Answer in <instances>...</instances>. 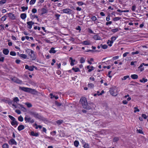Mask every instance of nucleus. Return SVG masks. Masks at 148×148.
Instances as JSON below:
<instances>
[{
  "label": "nucleus",
  "instance_id": "c85d7f7f",
  "mask_svg": "<svg viewBox=\"0 0 148 148\" xmlns=\"http://www.w3.org/2000/svg\"><path fill=\"white\" fill-rule=\"evenodd\" d=\"M74 145L76 147H77L79 145V143L77 140H75L74 142Z\"/></svg>",
  "mask_w": 148,
  "mask_h": 148
},
{
  "label": "nucleus",
  "instance_id": "58836bf2",
  "mask_svg": "<svg viewBox=\"0 0 148 148\" xmlns=\"http://www.w3.org/2000/svg\"><path fill=\"white\" fill-rule=\"evenodd\" d=\"M88 87L91 88L94 87V85L92 83L88 84Z\"/></svg>",
  "mask_w": 148,
  "mask_h": 148
},
{
  "label": "nucleus",
  "instance_id": "0e129e2a",
  "mask_svg": "<svg viewBox=\"0 0 148 148\" xmlns=\"http://www.w3.org/2000/svg\"><path fill=\"white\" fill-rule=\"evenodd\" d=\"M84 148H89L88 145L87 144H85L84 145Z\"/></svg>",
  "mask_w": 148,
  "mask_h": 148
},
{
  "label": "nucleus",
  "instance_id": "052dcab7",
  "mask_svg": "<svg viewBox=\"0 0 148 148\" xmlns=\"http://www.w3.org/2000/svg\"><path fill=\"white\" fill-rule=\"evenodd\" d=\"M15 112L16 113L18 114H20L21 113V111L19 110H15Z\"/></svg>",
  "mask_w": 148,
  "mask_h": 148
},
{
  "label": "nucleus",
  "instance_id": "20e7f679",
  "mask_svg": "<svg viewBox=\"0 0 148 148\" xmlns=\"http://www.w3.org/2000/svg\"><path fill=\"white\" fill-rule=\"evenodd\" d=\"M24 120L26 122L30 123H34V120L27 115H26Z\"/></svg>",
  "mask_w": 148,
  "mask_h": 148
},
{
  "label": "nucleus",
  "instance_id": "6e6552de",
  "mask_svg": "<svg viewBox=\"0 0 148 148\" xmlns=\"http://www.w3.org/2000/svg\"><path fill=\"white\" fill-rule=\"evenodd\" d=\"M29 56L30 60H34L36 58V55L34 53V52L33 51L31 53Z\"/></svg>",
  "mask_w": 148,
  "mask_h": 148
},
{
  "label": "nucleus",
  "instance_id": "f03ea898",
  "mask_svg": "<svg viewBox=\"0 0 148 148\" xmlns=\"http://www.w3.org/2000/svg\"><path fill=\"white\" fill-rule=\"evenodd\" d=\"M79 102L80 103L84 108H86L88 103L86 98L84 97L81 98Z\"/></svg>",
  "mask_w": 148,
  "mask_h": 148
},
{
  "label": "nucleus",
  "instance_id": "bf43d9fd",
  "mask_svg": "<svg viewBox=\"0 0 148 148\" xmlns=\"http://www.w3.org/2000/svg\"><path fill=\"white\" fill-rule=\"evenodd\" d=\"M108 47V46H107V45H103V47H102V48L103 49H106Z\"/></svg>",
  "mask_w": 148,
  "mask_h": 148
},
{
  "label": "nucleus",
  "instance_id": "c9c22d12",
  "mask_svg": "<svg viewBox=\"0 0 148 148\" xmlns=\"http://www.w3.org/2000/svg\"><path fill=\"white\" fill-rule=\"evenodd\" d=\"M36 0H31L29 2V4L30 5H33L34 4Z\"/></svg>",
  "mask_w": 148,
  "mask_h": 148
},
{
  "label": "nucleus",
  "instance_id": "4c0bfd02",
  "mask_svg": "<svg viewBox=\"0 0 148 148\" xmlns=\"http://www.w3.org/2000/svg\"><path fill=\"white\" fill-rule=\"evenodd\" d=\"M18 120L19 121H21V122H22L23 121V118L21 116H19V117H18Z\"/></svg>",
  "mask_w": 148,
  "mask_h": 148
},
{
  "label": "nucleus",
  "instance_id": "2f4dec72",
  "mask_svg": "<svg viewBox=\"0 0 148 148\" xmlns=\"http://www.w3.org/2000/svg\"><path fill=\"white\" fill-rule=\"evenodd\" d=\"M119 140V138L117 137H115L114 138L113 141L114 142H116L118 141Z\"/></svg>",
  "mask_w": 148,
  "mask_h": 148
},
{
  "label": "nucleus",
  "instance_id": "39448f33",
  "mask_svg": "<svg viewBox=\"0 0 148 148\" xmlns=\"http://www.w3.org/2000/svg\"><path fill=\"white\" fill-rule=\"evenodd\" d=\"M110 92L111 94L114 96H116L118 94L115 88H110Z\"/></svg>",
  "mask_w": 148,
  "mask_h": 148
},
{
  "label": "nucleus",
  "instance_id": "bb28decb",
  "mask_svg": "<svg viewBox=\"0 0 148 148\" xmlns=\"http://www.w3.org/2000/svg\"><path fill=\"white\" fill-rule=\"evenodd\" d=\"M20 57L24 59H26L27 57V56L26 55L24 54H20Z\"/></svg>",
  "mask_w": 148,
  "mask_h": 148
},
{
  "label": "nucleus",
  "instance_id": "e433bc0d",
  "mask_svg": "<svg viewBox=\"0 0 148 148\" xmlns=\"http://www.w3.org/2000/svg\"><path fill=\"white\" fill-rule=\"evenodd\" d=\"M8 117L12 121H14V120H15V118L11 115H8Z\"/></svg>",
  "mask_w": 148,
  "mask_h": 148
},
{
  "label": "nucleus",
  "instance_id": "7c9ffc66",
  "mask_svg": "<svg viewBox=\"0 0 148 148\" xmlns=\"http://www.w3.org/2000/svg\"><path fill=\"white\" fill-rule=\"evenodd\" d=\"M119 30V29L118 28H116L115 29H112L111 30V31L115 33L117 32Z\"/></svg>",
  "mask_w": 148,
  "mask_h": 148
},
{
  "label": "nucleus",
  "instance_id": "69168bd1",
  "mask_svg": "<svg viewBox=\"0 0 148 148\" xmlns=\"http://www.w3.org/2000/svg\"><path fill=\"white\" fill-rule=\"evenodd\" d=\"M137 131L138 132L140 133V134H142V133H143V132L142 131L140 130H137Z\"/></svg>",
  "mask_w": 148,
  "mask_h": 148
},
{
  "label": "nucleus",
  "instance_id": "37998d69",
  "mask_svg": "<svg viewBox=\"0 0 148 148\" xmlns=\"http://www.w3.org/2000/svg\"><path fill=\"white\" fill-rule=\"evenodd\" d=\"M2 147L3 148H8V144H5L3 145Z\"/></svg>",
  "mask_w": 148,
  "mask_h": 148
},
{
  "label": "nucleus",
  "instance_id": "7ed1b4c3",
  "mask_svg": "<svg viewBox=\"0 0 148 148\" xmlns=\"http://www.w3.org/2000/svg\"><path fill=\"white\" fill-rule=\"evenodd\" d=\"M29 114L35 118L38 119H41V116L35 112L30 111L29 112Z\"/></svg>",
  "mask_w": 148,
  "mask_h": 148
},
{
  "label": "nucleus",
  "instance_id": "a878e982",
  "mask_svg": "<svg viewBox=\"0 0 148 148\" xmlns=\"http://www.w3.org/2000/svg\"><path fill=\"white\" fill-rule=\"evenodd\" d=\"M33 51L29 49H27L26 51V52L27 54H29V53H31L32 52H33Z\"/></svg>",
  "mask_w": 148,
  "mask_h": 148
},
{
  "label": "nucleus",
  "instance_id": "864d4df0",
  "mask_svg": "<svg viewBox=\"0 0 148 148\" xmlns=\"http://www.w3.org/2000/svg\"><path fill=\"white\" fill-rule=\"evenodd\" d=\"M19 100L18 99V98L17 97H16L14 98V101L15 102H17V101H19Z\"/></svg>",
  "mask_w": 148,
  "mask_h": 148
},
{
  "label": "nucleus",
  "instance_id": "8fccbe9b",
  "mask_svg": "<svg viewBox=\"0 0 148 148\" xmlns=\"http://www.w3.org/2000/svg\"><path fill=\"white\" fill-rule=\"evenodd\" d=\"M55 104L57 106H59L61 105V103H58L57 101H56Z\"/></svg>",
  "mask_w": 148,
  "mask_h": 148
},
{
  "label": "nucleus",
  "instance_id": "dca6fc26",
  "mask_svg": "<svg viewBox=\"0 0 148 148\" xmlns=\"http://www.w3.org/2000/svg\"><path fill=\"white\" fill-rule=\"evenodd\" d=\"M9 50L7 49H4L3 51V53L5 55H7L9 53Z\"/></svg>",
  "mask_w": 148,
  "mask_h": 148
},
{
  "label": "nucleus",
  "instance_id": "e2e57ef3",
  "mask_svg": "<svg viewBox=\"0 0 148 148\" xmlns=\"http://www.w3.org/2000/svg\"><path fill=\"white\" fill-rule=\"evenodd\" d=\"M97 51V50H95V51H93V50H88L87 51H86L85 52H93L94 51Z\"/></svg>",
  "mask_w": 148,
  "mask_h": 148
},
{
  "label": "nucleus",
  "instance_id": "ddd939ff",
  "mask_svg": "<svg viewBox=\"0 0 148 148\" xmlns=\"http://www.w3.org/2000/svg\"><path fill=\"white\" fill-rule=\"evenodd\" d=\"M27 27L29 29H31L32 28V25L34 24V23L32 21H28L27 22Z\"/></svg>",
  "mask_w": 148,
  "mask_h": 148
},
{
  "label": "nucleus",
  "instance_id": "f704fd0d",
  "mask_svg": "<svg viewBox=\"0 0 148 148\" xmlns=\"http://www.w3.org/2000/svg\"><path fill=\"white\" fill-rule=\"evenodd\" d=\"M21 9L23 11H24L26 10H27L28 9V7H25L24 6H23L21 7Z\"/></svg>",
  "mask_w": 148,
  "mask_h": 148
},
{
  "label": "nucleus",
  "instance_id": "393cba45",
  "mask_svg": "<svg viewBox=\"0 0 148 148\" xmlns=\"http://www.w3.org/2000/svg\"><path fill=\"white\" fill-rule=\"evenodd\" d=\"M113 41H112V40H108V41L107 42V43L108 44L109 43H110V44H109L108 45L110 46V47H111L112 46V44L113 43Z\"/></svg>",
  "mask_w": 148,
  "mask_h": 148
},
{
  "label": "nucleus",
  "instance_id": "72a5a7b5",
  "mask_svg": "<svg viewBox=\"0 0 148 148\" xmlns=\"http://www.w3.org/2000/svg\"><path fill=\"white\" fill-rule=\"evenodd\" d=\"M121 18V17H116L114 18V19H113V20L114 21H118V20L120 19Z\"/></svg>",
  "mask_w": 148,
  "mask_h": 148
},
{
  "label": "nucleus",
  "instance_id": "774afa93",
  "mask_svg": "<svg viewBox=\"0 0 148 148\" xmlns=\"http://www.w3.org/2000/svg\"><path fill=\"white\" fill-rule=\"evenodd\" d=\"M123 103L126 104L127 103V102L126 100H123L122 101Z\"/></svg>",
  "mask_w": 148,
  "mask_h": 148
},
{
  "label": "nucleus",
  "instance_id": "3c124183",
  "mask_svg": "<svg viewBox=\"0 0 148 148\" xmlns=\"http://www.w3.org/2000/svg\"><path fill=\"white\" fill-rule=\"evenodd\" d=\"M116 36H112L111 37L110 39L112 40V41H114L116 39Z\"/></svg>",
  "mask_w": 148,
  "mask_h": 148
},
{
  "label": "nucleus",
  "instance_id": "2eb2a0df",
  "mask_svg": "<svg viewBox=\"0 0 148 148\" xmlns=\"http://www.w3.org/2000/svg\"><path fill=\"white\" fill-rule=\"evenodd\" d=\"M87 68L88 69V71L89 72H90L94 70V67L92 66L90 67L89 66H87Z\"/></svg>",
  "mask_w": 148,
  "mask_h": 148
},
{
  "label": "nucleus",
  "instance_id": "ea45409f",
  "mask_svg": "<svg viewBox=\"0 0 148 148\" xmlns=\"http://www.w3.org/2000/svg\"><path fill=\"white\" fill-rule=\"evenodd\" d=\"M136 8V6L135 5H133L132 7V10L133 12L135 11Z\"/></svg>",
  "mask_w": 148,
  "mask_h": 148
},
{
  "label": "nucleus",
  "instance_id": "a18cd8bd",
  "mask_svg": "<svg viewBox=\"0 0 148 148\" xmlns=\"http://www.w3.org/2000/svg\"><path fill=\"white\" fill-rule=\"evenodd\" d=\"M134 112L136 113V112H139V110L138 109L137 107H135L134 108Z\"/></svg>",
  "mask_w": 148,
  "mask_h": 148
},
{
  "label": "nucleus",
  "instance_id": "49530a36",
  "mask_svg": "<svg viewBox=\"0 0 148 148\" xmlns=\"http://www.w3.org/2000/svg\"><path fill=\"white\" fill-rule=\"evenodd\" d=\"M25 104L29 108L31 107L32 106V105L31 103H26Z\"/></svg>",
  "mask_w": 148,
  "mask_h": 148
},
{
  "label": "nucleus",
  "instance_id": "9d476101",
  "mask_svg": "<svg viewBox=\"0 0 148 148\" xmlns=\"http://www.w3.org/2000/svg\"><path fill=\"white\" fill-rule=\"evenodd\" d=\"M6 15H8L9 18L11 19L14 20L15 19V16L11 13H7L6 14Z\"/></svg>",
  "mask_w": 148,
  "mask_h": 148
},
{
  "label": "nucleus",
  "instance_id": "79ce46f5",
  "mask_svg": "<svg viewBox=\"0 0 148 148\" xmlns=\"http://www.w3.org/2000/svg\"><path fill=\"white\" fill-rule=\"evenodd\" d=\"M10 54L12 56H15L16 55V53L14 51H11L10 53Z\"/></svg>",
  "mask_w": 148,
  "mask_h": 148
},
{
  "label": "nucleus",
  "instance_id": "b1692460",
  "mask_svg": "<svg viewBox=\"0 0 148 148\" xmlns=\"http://www.w3.org/2000/svg\"><path fill=\"white\" fill-rule=\"evenodd\" d=\"M72 70L74 71L75 72L80 71V70L78 68H73Z\"/></svg>",
  "mask_w": 148,
  "mask_h": 148
},
{
  "label": "nucleus",
  "instance_id": "f8f14e48",
  "mask_svg": "<svg viewBox=\"0 0 148 148\" xmlns=\"http://www.w3.org/2000/svg\"><path fill=\"white\" fill-rule=\"evenodd\" d=\"M9 144L12 145H16L17 143L15 141V140L13 138L11 139L9 141Z\"/></svg>",
  "mask_w": 148,
  "mask_h": 148
},
{
  "label": "nucleus",
  "instance_id": "a211bd4d",
  "mask_svg": "<svg viewBox=\"0 0 148 148\" xmlns=\"http://www.w3.org/2000/svg\"><path fill=\"white\" fill-rule=\"evenodd\" d=\"M21 18L23 19H24L26 17V14L25 13H22L20 15Z\"/></svg>",
  "mask_w": 148,
  "mask_h": 148
},
{
  "label": "nucleus",
  "instance_id": "0eeeda50",
  "mask_svg": "<svg viewBox=\"0 0 148 148\" xmlns=\"http://www.w3.org/2000/svg\"><path fill=\"white\" fill-rule=\"evenodd\" d=\"M62 11L64 13L71 14L72 10L69 9H64L62 10Z\"/></svg>",
  "mask_w": 148,
  "mask_h": 148
},
{
  "label": "nucleus",
  "instance_id": "13d9d810",
  "mask_svg": "<svg viewBox=\"0 0 148 148\" xmlns=\"http://www.w3.org/2000/svg\"><path fill=\"white\" fill-rule=\"evenodd\" d=\"M32 12L33 13H35L37 12V10L35 8H33L32 10Z\"/></svg>",
  "mask_w": 148,
  "mask_h": 148
},
{
  "label": "nucleus",
  "instance_id": "de8ad7c7",
  "mask_svg": "<svg viewBox=\"0 0 148 148\" xmlns=\"http://www.w3.org/2000/svg\"><path fill=\"white\" fill-rule=\"evenodd\" d=\"M91 19L93 21H95L97 19V18L95 16H93L91 18Z\"/></svg>",
  "mask_w": 148,
  "mask_h": 148
},
{
  "label": "nucleus",
  "instance_id": "09e8293b",
  "mask_svg": "<svg viewBox=\"0 0 148 148\" xmlns=\"http://www.w3.org/2000/svg\"><path fill=\"white\" fill-rule=\"evenodd\" d=\"M129 77V76L128 75H127L123 77V78L122 79V80H126L127 78Z\"/></svg>",
  "mask_w": 148,
  "mask_h": 148
},
{
  "label": "nucleus",
  "instance_id": "c756f323",
  "mask_svg": "<svg viewBox=\"0 0 148 148\" xmlns=\"http://www.w3.org/2000/svg\"><path fill=\"white\" fill-rule=\"evenodd\" d=\"M85 62V59L83 57H81L80 60V62L81 63H84Z\"/></svg>",
  "mask_w": 148,
  "mask_h": 148
},
{
  "label": "nucleus",
  "instance_id": "c03bdc74",
  "mask_svg": "<svg viewBox=\"0 0 148 148\" xmlns=\"http://www.w3.org/2000/svg\"><path fill=\"white\" fill-rule=\"evenodd\" d=\"M6 2V0H2L0 1V4L1 5L5 3Z\"/></svg>",
  "mask_w": 148,
  "mask_h": 148
},
{
  "label": "nucleus",
  "instance_id": "6e6d98bb",
  "mask_svg": "<svg viewBox=\"0 0 148 148\" xmlns=\"http://www.w3.org/2000/svg\"><path fill=\"white\" fill-rule=\"evenodd\" d=\"M4 58L3 57H1L0 58V62H3L4 61Z\"/></svg>",
  "mask_w": 148,
  "mask_h": 148
},
{
  "label": "nucleus",
  "instance_id": "603ef678",
  "mask_svg": "<svg viewBox=\"0 0 148 148\" xmlns=\"http://www.w3.org/2000/svg\"><path fill=\"white\" fill-rule=\"evenodd\" d=\"M21 109L24 112H26V109L23 107L22 105H21Z\"/></svg>",
  "mask_w": 148,
  "mask_h": 148
},
{
  "label": "nucleus",
  "instance_id": "423d86ee",
  "mask_svg": "<svg viewBox=\"0 0 148 148\" xmlns=\"http://www.w3.org/2000/svg\"><path fill=\"white\" fill-rule=\"evenodd\" d=\"M10 79L12 81L15 82L16 83L18 84H21L22 83V81L19 80L16 77H14L13 78H11Z\"/></svg>",
  "mask_w": 148,
  "mask_h": 148
},
{
  "label": "nucleus",
  "instance_id": "f3484780",
  "mask_svg": "<svg viewBox=\"0 0 148 148\" xmlns=\"http://www.w3.org/2000/svg\"><path fill=\"white\" fill-rule=\"evenodd\" d=\"M24 126L23 125H20L18 126V130L19 131H20L22 130H23L24 129Z\"/></svg>",
  "mask_w": 148,
  "mask_h": 148
},
{
  "label": "nucleus",
  "instance_id": "cd10ccee",
  "mask_svg": "<svg viewBox=\"0 0 148 148\" xmlns=\"http://www.w3.org/2000/svg\"><path fill=\"white\" fill-rule=\"evenodd\" d=\"M63 122V121L62 120H60L58 121H57L56 122V123L58 125H60L62 124Z\"/></svg>",
  "mask_w": 148,
  "mask_h": 148
},
{
  "label": "nucleus",
  "instance_id": "412c9836",
  "mask_svg": "<svg viewBox=\"0 0 148 148\" xmlns=\"http://www.w3.org/2000/svg\"><path fill=\"white\" fill-rule=\"evenodd\" d=\"M42 14L47 13L48 12V10L45 8H43L42 9Z\"/></svg>",
  "mask_w": 148,
  "mask_h": 148
},
{
  "label": "nucleus",
  "instance_id": "aec40b11",
  "mask_svg": "<svg viewBox=\"0 0 148 148\" xmlns=\"http://www.w3.org/2000/svg\"><path fill=\"white\" fill-rule=\"evenodd\" d=\"M131 77L133 79H135L138 78V75L136 74L132 75L131 76Z\"/></svg>",
  "mask_w": 148,
  "mask_h": 148
},
{
  "label": "nucleus",
  "instance_id": "338daca9",
  "mask_svg": "<svg viewBox=\"0 0 148 148\" xmlns=\"http://www.w3.org/2000/svg\"><path fill=\"white\" fill-rule=\"evenodd\" d=\"M119 56H117L113 57L112 58L113 60H115L119 58Z\"/></svg>",
  "mask_w": 148,
  "mask_h": 148
},
{
  "label": "nucleus",
  "instance_id": "4d7b16f0",
  "mask_svg": "<svg viewBox=\"0 0 148 148\" xmlns=\"http://www.w3.org/2000/svg\"><path fill=\"white\" fill-rule=\"evenodd\" d=\"M139 53V51H137L135 52H132V54L134 55V54H138Z\"/></svg>",
  "mask_w": 148,
  "mask_h": 148
},
{
  "label": "nucleus",
  "instance_id": "f257e3e1",
  "mask_svg": "<svg viewBox=\"0 0 148 148\" xmlns=\"http://www.w3.org/2000/svg\"><path fill=\"white\" fill-rule=\"evenodd\" d=\"M19 88L20 89L25 92L30 93L32 94H35L37 92L35 89L20 86Z\"/></svg>",
  "mask_w": 148,
  "mask_h": 148
},
{
  "label": "nucleus",
  "instance_id": "a19ab883",
  "mask_svg": "<svg viewBox=\"0 0 148 148\" xmlns=\"http://www.w3.org/2000/svg\"><path fill=\"white\" fill-rule=\"evenodd\" d=\"M77 3L79 6L82 5L84 4V3L81 1L77 2Z\"/></svg>",
  "mask_w": 148,
  "mask_h": 148
},
{
  "label": "nucleus",
  "instance_id": "9b49d317",
  "mask_svg": "<svg viewBox=\"0 0 148 148\" xmlns=\"http://www.w3.org/2000/svg\"><path fill=\"white\" fill-rule=\"evenodd\" d=\"M93 106L94 104L92 103H89L88 104V103L87 105L86 106V109L87 110H90L91 109L92 107H93Z\"/></svg>",
  "mask_w": 148,
  "mask_h": 148
},
{
  "label": "nucleus",
  "instance_id": "473e14b6",
  "mask_svg": "<svg viewBox=\"0 0 148 148\" xmlns=\"http://www.w3.org/2000/svg\"><path fill=\"white\" fill-rule=\"evenodd\" d=\"M7 16H4L2 17L1 18V20L3 21H5L6 19Z\"/></svg>",
  "mask_w": 148,
  "mask_h": 148
},
{
  "label": "nucleus",
  "instance_id": "6ab92c4d",
  "mask_svg": "<svg viewBox=\"0 0 148 148\" xmlns=\"http://www.w3.org/2000/svg\"><path fill=\"white\" fill-rule=\"evenodd\" d=\"M31 134L32 136H38L39 135V134L38 133H34L33 131L31 132Z\"/></svg>",
  "mask_w": 148,
  "mask_h": 148
},
{
  "label": "nucleus",
  "instance_id": "4be33fe9",
  "mask_svg": "<svg viewBox=\"0 0 148 148\" xmlns=\"http://www.w3.org/2000/svg\"><path fill=\"white\" fill-rule=\"evenodd\" d=\"M11 124L12 125H18V123L15 120L14 121H12L11 122Z\"/></svg>",
  "mask_w": 148,
  "mask_h": 148
},
{
  "label": "nucleus",
  "instance_id": "5fc2aeb1",
  "mask_svg": "<svg viewBox=\"0 0 148 148\" xmlns=\"http://www.w3.org/2000/svg\"><path fill=\"white\" fill-rule=\"evenodd\" d=\"M142 116L143 118L145 119H146L147 118V116L145 114H142Z\"/></svg>",
  "mask_w": 148,
  "mask_h": 148
},
{
  "label": "nucleus",
  "instance_id": "680f3d73",
  "mask_svg": "<svg viewBox=\"0 0 148 148\" xmlns=\"http://www.w3.org/2000/svg\"><path fill=\"white\" fill-rule=\"evenodd\" d=\"M129 54V52H126L123 54V57H125L127 56V55Z\"/></svg>",
  "mask_w": 148,
  "mask_h": 148
},
{
  "label": "nucleus",
  "instance_id": "1a4fd4ad",
  "mask_svg": "<svg viewBox=\"0 0 148 148\" xmlns=\"http://www.w3.org/2000/svg\"><path fill=\"white\" fill-rule=\"evenodd\" d=\"M25 68L26 69H28L30 71H33L35 66H34L32 65L31 66H29L27 65H26L25 66Z\"/></svg>",
  "mask_w": 148,
  "mask_h": 148
},
{
  "label": "nucleus",
  "instance_id": "5701e85b",
  "mask_svg": "<svg viewBox=\"0 0 148 148\" xmlns=\"http://www.w3.org/2000/svg\"><path fill=\"white\" fill-rule=\"evenodd\" d=\"M49 52L51 53H55L56 52V51L54 50V48L52 47L49 51Z\"/></svg>",
  "mask_w": 148,
  "mask_h": 148
},
{
  "label": "nucleus",
  "instance_id": "4468645a",
  "mask_svg": "<svg viewBox=\"0 0 148 148\" xmlns=\"http://www.w3.org/2000/svg\"><path fill=\"white\" fill-rule=\"evenodd\" d=\"M82 44L85 45H90L91 44V43L89 41L86 40L83 42H82Z\"/></svg>",
  "mask_w": 148,
  "mask_h": 148
}]
</instances>
